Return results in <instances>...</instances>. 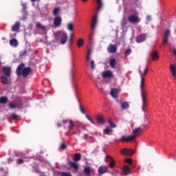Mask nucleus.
<instances>
[{
	"label": "nucleus",
	"instance_id": "1",
	"mask_svg": "<svg viewBox=\"0 0 176 176\" xmlns=\"http://www.w3.org/2000/svg\"><path fill=\"white\" fill-rule=\"evenodd\" d=\"M145 85V79L144 77H141L140 81V89H141V96H142V109L145 112L146 110V107H148V101H146V96L148 93L144 89V86Z\"/></svg>",
	"mask_w": 176,
	"mask_h": 176
},
{
	"label": "nucleus",
	"instance_id": "2",
	"mask_svg": "<svg viewBox=\"0 0 176 176\" xmlns=\"http://www.w3.org/2000/svg\"><path fill=\"white\" fill-rule=\"evenodd\" d=\"M16 73L17 76L22 75L23 78H27V76L31 74V67H25L24 63H21L16 68Z\"/></svg>",
	"mask_w": 176,
	"mask_h": 176
},
{
	"label": "nucleus",
	"instance_id": "3",
	"mask_svg": "<svg viewBox=\"0 0 176 176\" xmlns=\"http://www.w3.org/2000/svg\"><path fill=\"white\" fill-rule=\"evenodd\" d=\"M55 38L56 39H60V38L61 45H65L68 39V35H67V33H65V32L58 31L55 34Z\"/></svg>",
	"mask_w": 176,
	"mask_h": 176
},
{
	"label": "nucleus",
	"instance_id": "4",
	"mask_svg": "<svg viewBox=\"0 0 176 176\" xmlns=\"http://www.w3.org/2000/svg\"><path fill=\"white\" fill-rule=\"evenodd\" d=\"M128 21L132 24H138L141 21V19L137 15H129L128 16Z\"/></svg>",
	"mask_w": 176,
	"mask_h": 176
},
{
	"label": "nucleus",
	"instance_id": "5",
	"mask_svg": "<svg viewBox=\"0 0 176 176\" xmlns=\"http://www.w3.org/2000/svg\"><path fill=\"white\" fill-rule=\"evenodd\" d=\"M142 131H144V129H142V127H138L133 131V135H131V137L133 138V141L137 138V137H140V135H141V133H142Z\"/></svg>",
	"mask_w": 176,
	"mask_h": 176
},
{
	"label": "nucleus",
	"instance_id": "6",
	"mask_svg": "<svg viewBox=\"0 0 176 176\" xmlns=\"http://www.w3.org/2000/svg\"><path fill=\"white\" fill-rule=\"evenodd\" d=\"M130 142L131 141H134V138L131 136L122 135L120 140H116V142Z\"/></svg>",
	"mask_w": 176,
	"mask_h": 176
},
{
	"label": "nucleus",
	"instance_id": "7",
	"mask_svg": "<svg viewBox=\"0 0 176 176\" xmlns=\"http://www.w3.org/2000/svg\"><path fill=\"white\" fill-rule=\"evenodd\" d=\"M120 153L124 156H133L134 151L131 148H122L120 151Z\"/></svg>",
	"mask_w": 176,
	"mask_h": 176
},
{
	"label": "nucleus",
	"instance_id": "8",
	"mask_svg": "<svg viewBox=\"0 0 176 176\" xmlns=\"http://www.w3.org/2000/svg\"><path fill=\"white\" fill-rule=\"evenodd\" d=\"M118 51V47H116V45H113V44H110L108 47H107V52L108 53H116V52Z\"/></svg>",
	"mask_w": 176,
	"mask_h": 176
},
{
	"label": "nucleus",
	"instance_id": "9",
	"mask_svg": "<svg viewBox=\"0 0 176 176\" xmlns=\"http://www.w3.org/2000/svg\"><path fill=\"white\" fill-rule=\"evenodd\" d=\"M62 21H63V19H61V16H56L54 19V27H60V25H61Z\"/></svg>",
	"mask_w": 176,
	"mask_h": 176
},
{
	"label": "nucleus",
	"instance_id": "10",
	"mask_svg": "<svg viewBox=\"0 0 176 176\" xmlns=\"http://www.w3.org/2000/svg\"><path fill=\"white\" fill-rule=\"evenodd\" d=\"M151 59L153 61H157L159 60V54L157 51H152L151 52Z\"/></svg>",
	"mask_w": 176,
	"mask_h": 176
},
{
	"label": "nucleus",
	"instance_id": "11",
	"mask_svg": "<svg viewBox=\"0 0 176 176\" xmlns=\"http://www.w3.org/2000/svg\"><path fill=\"white\" fill-rule=\"evenodd\" d=\"M2 71L6 76H10V74L12 72V69L10 67H4L2 69Z\"/></svg>",
	"mask_w": 176,
	"mask_h": 176
},
{
	"label": "nucleus",
	"instance_id": "12",
	"mask_svg": "<svg viewBox=\"0 0 176 176\" xmlns=\"http://www.w3.org/2000/svg\"><path fill=\"white\" fill-rule=\"evenodd\" d=\"M122 173L124 175H129V174H131V168L129 166H125L123 167Z\"/></svg>",
	"mask_w": 176,
	"mask_h": 176
},
{
	"label": "nucleus",
	"instance_id": "13",
	"mask_svg": "<svg viewBox=\"0 0 176 176\" xmlns=\"http://www.w3.org/2000/svg\"><path fill=\"white\" fill-rule=\"evenodd\" d=\"M107 171H108V168L105 166H101L98 169V172L100 175L105 174Z\"/></svg>",
	"mask_w": 176,
	"mask_h": 176
},
{
	"label": "nucleus",
	"instance_id": "14",
	"mask_svg": "<svg viewBox=\"0 0 176 176\" xmlns=\"http://www.w3.org/2000/svg\"><path fill=\"white\" fill-rule=\"evenodd\" d=\"M146 39V36L145 34H141L140 36H138L136 38V42L138 43H141L144 42V41H145Z\"/></svg>",
	"mask_w": 176,
	"mask_h": 176
},
{
	"label": "nucleus",
	"instance_id": "15",
	"mask_svg": "<svg viewBox=\"0 0 176 176\" xmlns=\"http://www.w3.org/2000/svg\"><path fill=\"white\" fill-rule=\"evenodd\" d=\"M113 74L111 71H105L102 73V77L105 79V78H112Z\"/></svg>",
	"mask_w": 176,
	"mask_h": 176
},
{
	"label": "nucleus",
	"instance_id": "16",
	"mask_svg": "<svg viewBox=\"0 0 176 176\" xmlns=\"http://www.w3.org/2000/svg\"><path fill=\"white\" fill-rule=\"evenodd\" d=\"M97 122L100 124H104L105 123V120H104V117L102 116H97L96 117Z\"/></svg>",
	"mask_w": 176,
	"mask_h": 176
},
{
	"label": "nucleus",
	"instance_id": "17",
	"mask_svg": "<svg viewBox=\"0 0 176 176\" xmlns=\"http://www.w3.org/2000/svg\"><path fill=\"white\" fill-rule=\"evenodd\" d=\"M67 163L69 166H70V167H72V168H74V170H78V168H79V165H78V164H76V162L69 161Z\"/></svg>",
	"mask_w": 176,
	"mask_h": 176
},
{
	"label": "nucleus",
	"instance_id": "18",
	"mask_svg": "<svg viewBox=\"0 0 176 176\" xmlns=\"http://www.w3.org/2000/svg\"><path fill=\"white\" fill-rule=\"evenodd\" d=\"M96 25H97V15H94L93 18L91 25V28L92 30H94V28H96Z\"/></svg>",
	"mask_w": 176,
	"mask_h": 176
},
{
	"label": "nucleus",
	"instance_id": "19",
	"mask_svg": "<svg viewBox=\"0 0 176 176\" xmlns=\"http://www.w3.org/2000/svg\"><path fill=\"white\" fill-rule=\"evenodd\" d=\"M10 46H12V47H16L19 45V42L16 38H12L10 41Z\"/></svg>",
	"mask_w": 176,
	"mask_h": 176
},
{
	"label": "nucleus",
	"instance_id": "20",
	"mask_svg": "<svg viewBox=\"0 0 176 176\" xmlns=\"http://www.w3.org/2000/svg\"><path fill=\"white\" fill-rule=\"evenodd\" d=\"M18 30H20V22L16 21L14 25L12 28V31H17Z\"/></svg>",
	"mask_w": 176,
	"mask_h": 176
},
{
	"label": "nucleus",
	"instance_id": "21",
	"mask_svg": "<svg viewBox=\"0 0 176 176\" xmlns=\"http://www.w3.org/2000/svg\"><path fill=\"white\" fill-rule=\"evenodd\" d=\"M110 93L111 96H112L113 98H116V97H118V90L116 89V88L111 89Z\"/></svg>",
	"mask_w": 176,
	"mask_h": 176
},
{
	"label": "nucleus",
	"instance_id": "22",
	"mask_svg": "<svg viewBox=\"0 0 176 176\" xmlns=\"http://www.w3.org/2000/svg\"><path fill=\"white\" fill-rule=\"evenodd\" d=\"M82 159V155L80 153H76L74 154V157L73 158L74 162H79Z\"/></svg>",
	"mask_w": 176,
	"mask_h": 176
},
{
	"label": "nucleus",
	"instance_id": "23",
	"mask_svg": "<svg viewBox=\"0 0 176 176\" xmlns=\"http://www.w3.org/2000/svg\"><path fill=\"white\" fill-rule=\"evenodd\" d=\"M129 102H122L121 103V108H122V109H129Z\"/></svg>",
	"mask_w": 176,
	"mask_h": 176
},
{
	"label": "nucleus",
	"instance_id": "24",
	"mask_svg": "<svg viewBox=\"0 0 176 176\" xmlns=\"http://www.w3.org/2000/svg\"><path fill=\"white\" fill-rule=\"evenodd\" d=\"M74 127H75V122H74L72 121V120H69L68 129L69 130H74Z\"/></svg>",
	"mask_w": 176,
	"mask_h": 176
},
{
	"label": "nucleus",
	"instance_id": "25",
	"mask_svg": "<svg viewBox=\"0 0 176 176\" xmlns=\"http://www.w3.org/2000/svg\"><path fill=\"white\" fill-rule=\"evenodd\" d=\"M36 28H38V30H46V26L43 25L40 22H37L36 23Z\"/></svg>",
	"mask_w": 176,
	"mask_h": 176
},
{
	"label": "nucleus",
	"instance_id": "26",
	"mask_svg": "<svg viewBox=\"0 0 176 176\" xmlns=\"http://www.w3.org/2000/svg\"><path fill=\"white\" fill-rule=\"evenodd\" d=\"M60 10H61L60 7H56V8H54V10L52 11V14H54V16H57V14H58V13H60Z\"/></svg>",
	"mask_w": 176,
	"mask_h": 176
},
{
	"label": "nucleus",
	"instance_id": "27",
	"mask_svg": "<svg viewBox=\"0 0 176 176\" xmlns=\"http://www.w3.org/2000/svg\"><path fill=\"white\" fill-rule=\"evenodd\" d=\"M109 65L111 68H115V65H116V59L112 58L109 60Z\"/></svg>",
	"mask_w": 176,
	"mask_h": 176
},
{
	"label": "nucleus",
	"instance_id": "28",
	"mask_svg": "<svg viewBox=\"0 0 176 176\" xmlns=\"http://www.w3.org/2000/svg\"><path fill=\"white\" fill-rule=\"evenodd\" d=\"M1 83H3V85H8L9 83V80L5 76L1 77Z\"/></svg>",
	"mask_w": 176,
	"mask_h": 176
},
{
	"label": "nucleus",
	"instance_id": "29",
	"mask_svg": "<svg viewBox=\"0 0 176 176\" xmlns=\"http://www.w3.org/2000/svg\"><path fill=\"white\" fill-rule=\"evenodd\" d=\"M84 173L87 176H90V167L89 166H85L83 170Z\"/></svg>",
	"mask_w": 176,
	"mask_h": 176
},
{
	"label": "nucleus",
	"instance_id": "30",
	"mask_svg": "<svg viewBox=\"0 0 176 176\" xmlns=\"http://www.w3.org/2000/svg\"><path fill=\"white\" fill-rule=\"evenodd\" d=\"M8 102V97L3 96L0 98V104H6Z\"/></svg>",
	"mask_w": 176,
	"mask_h": 176
},
{
	"label": "nucleus",
	"instance_id": "31",
	"mask_svg": "<svg viewBox=\"0 0 176 176\" xmlns=\"http://www.w3.org/2000/svg\"><path fill=\"white\" fill-rule=\"evenodd\" d=\"M139 72L140 74L141 78H144V76L148 74V67L144 68V72H142L141 70H139Z\"/></svg>",
	"mask_w": 176,
	"mask_h": 176
},
{
	"label": "nucleus",
	"instance_id": "32",
	"mask_svg": "<svg viewBox=\"0 0 176 176\" xmlns=\"http://www.w3.org/2000/svg\"><path fill=\"white\" fill-rule=\"evenodd\" d=\"M8 107H9L10 109H13L14 108H17V103L10 102V103H9Z\"/></svg>",
	"mask_w": 176,
	"mask_h": 176
},
{
	"label": "nucleus",
	"instance_id": "33",
	"mask_svg": "<svg viewBox=\"0 0 176 176\" xmlns=\"http://www.w3.org/2000/svg\"><path fill=\"white\" fill-rule=\"evenodd\" d=\"M113 130L112 129H111L110 127H107L104 130V133L106 135H109L110 134V133H112Z\"/></svg>",
	"mask_w": 176,
	"mask_h": 176
},
{
	"label": "nucleus",
	"instance_id": "34",
	"mask_svg": "<svg viewBox=\"0 0 176 176\" xmlns=\"http://www.w3.org/2000/svg\"><path fill=\"white\" fill-rule=\"evenodd\" d=\"M83 43H84L83 39L79 38L77 42L78 47H82V46H83Z\"/></svg>",
	"mask_w": 176,
	"mask_h": 176
},
{
	"label": "nucleus",
	"instance_id": "35",
	"mask_svg": "<svg viewBox=\"0 0 176 176\" xmlns=\"http://www.w3.org/2000/svg\"><path fill=\"white\" fill-rule=\"evenodd\" d=\"M67 28L69 31H74V24H72V23H69L67 25Z\"/></svg>",
	"mask_w": 176,
	"mask_h": 176
},
{
	"label": "nucleus",
	"instance_id": "36",
	"mask_svg": "<svg viewBox=\"0 0 176 176\" xmlns=\"http://www.w3.org/2000/svg\"><path fill=\"white\" fill-rule=\"evenodd\" d=\"M0 171L1 173H2L3 174H4V175H8V169L3 168V167H1L0 168Z\"/></svg>",
	"mask_w": 176,
	"mask_h": 176
},
{
	"label": "nucleus",
	"instance_id": "37",
	"mask_svg": "<svg viewBox=\"0 0 176 176\" xmlns=\"http://www.w3.org/2000/svg\"><path fill=\"white\" fill-rule=\"evenodd\" d=\"M96 2L98 3V9L100 10L102 8V0H96Z\"/></svg>",
	"mask_w": 176,
	"mask_h": 176
},
{
	"label": "nucleus",
	"instance_id": "38",
	"mask_svg": "<svg viewBox=\"0 0 176 176\" xmlns=\"http://www.w3.org/2000/svg\"><path fill=\"white\" fill-rule=\"evenodd\" d=\"M130 54H131V49L126 50L124 52V56L128 57V56H130Z\"/></svg>",
	"mask_w": 176,
	"mask_h": 176
},
{
	"label": "nucleus",
	"instance_id": "39",
	"mask_svg": "<svg viewBox=\"0 0 176 176\" xmlns=\"http://www.w3.org/2000/svg\"><path fill=\"white\" fill-rule=\"evenodd\" d=\"M112 160H113V157H112L109 155L106 156L105 162H112Z\"/></svg>",
	"mask_w": 176,
	"mask_h": 176
},
{
	"label": "nucleus",
	"instance_id": "40",
	"mask_svg": "<svg viewBox=\"0 0 176 176\" xmlns=\"http://www.w3.org/2000/svg\"><path fill=\"white\" fill-rule=\"evenodd\" d=\"M27 54V50H25L23 51H21L19 52L20 57H23V56H25Z\"/></svg>",
	"mask_w": 176,
	"mask_h": 176
},
{
	"label": "nucleus",
	"instance_id": "41",
	"mask_svg": "<svg viewBox=\"0 0 176 176\" xmlns=\"http://www.w3.org/2000/svg\"><path fill=\"white\" fill-rule=\"evenodd\" d=\"M170 35V31L168 30H166L164 34V38H168V36Z\"/></svg>",
	"mask_w": 176,
	"mask_h": 176
},
{
	"label": "nucleus",
	"instance_id": "42",
	"mask_svg": "<svg viewBox=\"0 0 176 176\" xmlns=\"http://www.w3.org/2000/svg\"><path fill=\"white\" fill-rule=\"evenodd\" d=\"M109 166L111 168L115 167V160H113L112 161H110V163H109Z\"/></svg>",
	"mask_w": 176,
	"mask_h": 176
},
{
	"label": "nucleus",
	"instance_id": "43",
	"mask_svg": "<svg viewBox=\"0 0 176 176\" xmlns=\"http://www.w3.org/2000/svg\"><path fill=\"white\" fill-rule=\"evenodd\" d=\"M17 164H23L24 163V160L23 158H19L16 160Z\"/></svg>",
	"mask_w": 176,
	"mask_h": 176
},
{
	"label": "nucleus",
	"instance_id": "44",
	"mask_svg": "<svg viewBox=\"0 0 176 176\" xmlns=\"http://www.w3.org/2000/svg\"><path fill=\"white\" fill-rule=\"evenodd\" d=\"M90 65L91 69H94V68H96V65H94V60H91Z\"/></svg>",
	"mask_w": 176,
	"mask_h": 176
},
{
	"label": "nucleus",
	"instance_id": "45",
	"mask_svg": "<svg viewBox=\"0 0 176 176\" xmlns=\"http://www.w3.org/2000/svg\"><path fill=\"white\" fill-rule=\"evenodd\" d=\"M60 149H67V144H64V143H62L60 144Z\"/></svg>",
	"mask_w": 176,
	"mask_h": 176
},
{
	"label": "nucleus",
	"instance_id": "46",
	"mask_svg": "<svg viewBox=\"0 0 176 176\" xmlns=\"http://www.w3.org/2000/svg\"><path fill=\"white\" fill-rule=\"evenodd\" d=\"M168 42V38L164 37L163 42H162L163 45H166V43H167Z\"/></svg>",
	"mask_w": 176,
	"mask_h": 176
},
{
	"label": "nucleus",
	"instance_id": "47",
	"mask_svg": "<svg viewBox=\"0 0 176 176\" xmlns=\"http://www.w3.org/2000/svg\"><path fill=\"white\" fill-rule=\"evenodd\" d=\"M11 118L13 119V120H16V119H17V115H16V113L11 114Z\"/></svg>",
	"mask_w": 176,
	"mask_h": 176
},
{
	"label": "nucleus",
	"instance_id": "48",
	"mask_svg": "<svg viewBox=\"0 0 176 176\" xmlns=\"http://www.w3.org/2000/svg\"><path fill=\"white\" fill-rule=\"evenodd\" d=\"M109 124L110 127H112V128L116 127V125H115V124H113V122H112V121H111V120L109 122Z\"/></svg>",
	"mask_w": 176,
	"mask_h": 176
},
{
	"label": "nucleus",
	"instance_id": "49",
	"mask_svg": "<svg viewBox=\"0 0 176 176\" xmlns=\"http://www.w3.org/2000/svg\"><path fill=\"white\" fill-rule=\"evenodd\" d=\"M127 25V21H126V19H124L122 20V27H124Z\"/></svg>",
	"mask_w": 176,
	"mask_h": 176
},
{
	"label": "nucleus",
	"instance_id": "50",
	"mask_svg": "<svg viewBox=\"0 0 176 176\" xmlns=\"http://www.w3.org/2000/svg\"><path fill=\"white\" fill-rule=\"evenodd\" d=\"M126 163H128V164H131V163H133V160H131V159H129L127 158L126 160H125Z\"/></svg>",
	"mask_w": 176,
	"mask_h": 176
},
{
	"label": "nucleus",
	"instance_id": "51",
	"mask_svg": "<svg viewBox=\"0 0 176 176\" xmlns=\"http://www.w3.org/2000/svg\"><path fill=\"white\" fill-rule=\"evenodd\" d=\"M62 123H63V124H67V123H69V120H63Z\"/></svg>",
	"mask_w": 176,
	"mask_h": 176
},
{
	"label": "nucleus",
	"instance_id": "52",
	"mask_svg": "<svg viewBox=\"0 0 176 176\" xmlns=\"http://www.w3.org/2000/svg\"><path fill=\"white\" fill-rule=\"evenodd\" d=\"M91 58V55H87V58H86L87 61H90Z\"/></svg>",
	"mask_w": 176,
	"mask_h": 176
},
{
	"label": "nucleus",
	"instance_id": "53",
	"mask_svg": "<svg viewBox=\"0 0 176 176\" xmlns=\"http://www.w3.org/2000/svg\"><path fill=\"white\" fill-rule=\"evenodd\" d=\"M146 20L147 21H151V20H152V16H151V15H148L146 16Z\"/></svg>",
	"mask_w": 176,
	"mask_h": 176
},
{
	"label": "nucleus",
	"instance_id": "54",
	"mask_svg": "<svg viewBox=\"0 0 176 176\" xmlns=\"http://www.w3.org/2000/svg\"><path fill=\"white\" fill-rule=\"evenodd\" d=\"M73 38H74V34H71L69 36V42H72Z\"/></svg>",
	"mask_w": 176,
	"mask_h": 176
},
{
	"label": "nucleus",
	"instance_id": "55",
	"mask_svg": "<svg viewBox=\"0 0 176 176\" xmlns=\"http://www.w3.org/2000/svg\"><path fill=\"white\" fill-rule=\"evenodd\" d=\"M80 111L81 113H85V110L83 109L82 107H81V106H80Z\"/></svg>",
	"mask_w": 176,
	"mask_h": 176
},
{
	"label": "nucleus",
	"instance_id": "56",
	"mask_svg": "<svg viewBox=\"0 0 176 176\" xmlns=\"http://www.w3.org/2000/svg\"><path fill=\"white\" fill-rule=\"evenodd\" d=\"M87 56H91V51L90 50H88Z\"/></svg>",
	"mask_w": 176,
	"mask_h": 176
},
{
	"label": "nucleus",
	"instance_id": "57",
	"mask_svg": "<svg viewBox=\"0 0 176 176\" xmlns=\"http://www.w3.org/2000/svg\"><path fill=\"white\" fill-rule=\"evenodd\" d=\"M87 138H89V135L87 134L84 135V140H87Z\"/></svg>",
	"mask_w": 176,
	"mask_h": 176
},
{
	"label": "nucleus",
	"instance_id": "58",
	"mask_svg": "<svg viewBox=\"0 0 176 176\" xmlns=\"http://www.w3.org/2000/svg\"><path fill=\"white\" fill-rule=\"evenodd\" d=\"M89 122H90L92 124H96V123L94 122V121H93L92 119H91Z\"/></svg>",
	"mask_w": 176,
	"mask_h": 176
},
{
	"label": "nucleus",
	"instance_id": "59",
	"mask_svg": "<svg viewBox=\"0 0 176 176\" xmlns=\"http://www.w3.org/2000/svg\"><path fill=\"white\" fill-rule=\"evenodd\" d=\"M86 118H87V119H88V120H91V118H90V116H86Z\"/></svg>",
	"mask_w": 176,
	"mask_h": 176
},
{
	"label": "nucleus",
	"instance_id": "60",
	"mask_svg": "<svg viewBox=\"0 0 176 176\" xmlns=\"http://www.w3.org/2000/svg\"><path fill=\"white\" fill-rule=\"evenodd\" d=\"M145 127H147V125H146V124H144V125H143V128H142V129H143V130H144V129H145Z\"/></svg>",
	"mask_w": 176,
	"mask_h": 176
},
{
	"label": "nucleus",
	"instance_id": "61",
	"mask_svg": "<svg viewBox=\"0 0 176 176\" xmlns=\"http://www.w3.org/2000/svg\"><path fill=\"white\" fill-rule=\"evenodd\" d=\"M58 127H61V124L60 123H57Z\"/></svg>",
	"mask_w": 176,
	"mask_h": 176
},
{
	"label": "nucleus",
	"instance_id": "62",
	"mask_svg": "<svg viewBox=\"0 0 176 176\" xmlns=\"http://www.w3.org/2000/svg\"><path fill=\"white\" fill-rule=\"evenodd\" d=\"M8 162H13V160H12V158H9Z\"/></svg>",
	"mask_w": 176,
	"mask_h": 176
},
{
	"label": "nucleus",
	"instance_id": "63",
	"mask_svg": "<svg viewBox=\"0 0 176 176\" xmlns=\"http://www.w3.org/2000/svg\"><path fill=\"white\" fill-rule=\"evenodd\" d=\"M22 6L24 9H25V4H22Z\"/></svg>",
	"mask_w": 176,
	"mask_h": 176
},
{
	"label": "nucleus",
	"instance_id": "64",
	"mask_svg": "<svg viewBox=\"0 0 176 176\" xmlns=\"http://www.w3.org/2000/svg\"><path fill=\"white\" fill-rule=\"evenodd\" d=\"M135 3H137L138 2V0H133Z\"/></svg>",
	"mask_w": 176,
	"mask_h": 176
}]
</instances>
